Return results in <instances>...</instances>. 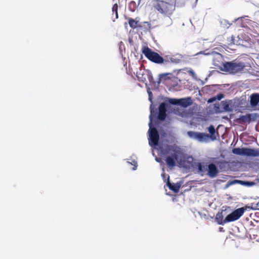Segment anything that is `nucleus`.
Segmentation results:
<instances>
[{
    "label": "nucleus",
    "mask_w": 259,
    "mask_h": 259,
    "mask_svg": "<svg viewBox=\"0 0 259 259\" xmlns=\"http://www.w3.org/2000/svg\"><path fill=\"white\" fill-rule=\"evenodd\" d=\"M176 161L180 164H182L185 162V157L180 150L175 151L171 155L168 156L165 159V162L169 167H174L176 165Z\"/></svg>",
    "instance_id": "obj_8"
},
{
    "label": "nucleus",
    "mask_w": 259,
    "mask_h": 259,
    "mask_svg": "<svg viewBox=\"0 0 259 259\" xmlns=\"http://www.w3.org/2000/svg\"><path fill=\"white\" fill-rule=\"evenodd\" d=\"M161 176H162L163 179L164 180L165 179V174L164 173H163L161 174Z\"/></svg>",
    "instance_id": "obj_44"
},
{
    "label": "nucleus",
    "mask_w": 259,
    "mask_h": 259,
    "mask_svg": "<svg viewBox=\"0 0 259 259\" xmlns=\"http://www.w3.org/2000/svg\"><path fill=\"white\" fill-rule=\"evenodd\" d=\"M197 1H198V0H196V2H197Z\"/></svg>",
    "instance_id": "obj_45"
},
{
    "label": "nucleus",
    "mask_w": 259,
    "mask_h": 259,
    "mask_svg": "<svg viewBox=\"0 0 259 259\" xmlns=\"http://www.w3.org/2000/svg\"><path fill=\"white\" fill-rule=\"evenodd\" d=\"M247 17V16H244V17H240V18H238L237 19H236L234 20V21H233V22H239L240 21H242L243 19H244L245 20H247L248 19H246Z\"/></svg>",
    "instance_id": "obj_36"
},
{
    "label": "nucleus",
    "mask_w": 259,
    "mask_h": 259,
    "mask_svg": "<svg viewBox=\"0 0 259 259\" xmlns=\"http://www.w3.org/2000/svg\"><path fill=\"white\" fill-rule=\"evenodd\" d=\"M165 101H167L168 106L170 104L173 105H179V99L167 98Z\"/></svg>",
    "instance_id": "obj_26"
},
{
    "label": "nucleus",
    "mask_w": 259,
    "mask_h": 259,
    "mask_svg": "<svg viewBox=\"0 0 259 259\" xmlns=\"http://www.w3.org/2000/svg\"><path fill=\"white\" fill-rule=\"evenodd\" d=\"M259 103V94L253 93L250 96V104L252 107H255Z\"/></svg>",
    "instance_id": "obj_18"
},
{
    "label": "nucleus",
    "mask_w": 259,
    "mask_h": 259,
    "mask_svg": "<svg viewBox=\"0 0 259 259\" xmlns=\"http://www.w3.org/2000/svg\"><path fill=\"white\" fill-rule=\"evenodd\" d=\"M216 100H218L219 101H220L223 98H224V95L223 94H219L216 96H215Z\"/></svg>",
    "instance_id": "obj_35"
},
{
    "label": "nucleus",
    "mask_w": 259,
    "mask_h": 259,
    "mask_svg": "<svg viewBox=\"0 0 259 259\" xmlns=\"http://www.w3.org/2000/svg\"><path fill=\"white\" fill-rule=\"evenodd\" d=\"M232 41L234 44H235L236 45H243L244 41L242 38L240 37L239 36H232Z\"/></svg>",
    "instance_id": "obj_23"
},
{
    "label": "nucleus",
    "mask_w": 259,
    "mask_h": 259,
    "mask_svg": "<svg viewBox=\"0 0 259 259\" xmlns=\"http://www.w3.org/2000/svg\"><path fill=\"white\" fill-rule=\"evenodd\" d=\"M192 103V101L191 97L179 99V105L183 107H187L191 105Z\"/></svg>",
    "instance_id": "obj_19"
},
{
    "label": "nucleus",
    "mask_w": 259,
    "mask_h": 259,
    "mask_svg": "<svg viewBox=\"0 0 259 259\" xmlns=\"http://www.w3.org/2000/svg\"><path fill=\"white\" fill-rule=\"evenodd\" d=\"M254 222H252V221H250V225H252V226H255V225L254 224V222L255 223H257L256 221H255V220L253 221Z\"/></svg>",
    "instance_id": "obj_41"
},
{
    "label": "nucleus",
    "mask_w": 259,
    "mask_h": 259,
    "mask_svg": "<svg viewBox=\"0 0 259 259\" xmlns=\"http://www.w3.org/2000/svg\"><path fill=\"white\" fill-rule=\"evenodd\" d=\"M144 74L146 75V78L148 79L150 83H154L155 81L154 80L153 77L152 76V74L151 72L149 70H144Z\"/></svg>",
    "instance_id": "obj_25"
},
{
    "label": "nucleus",
    "mask_w": 259,
    "mask_h": 259,
    "mask_svg": "<svg viewBox=\"0 0 259 259\" xmlns=\"http://www.w3.org/2000/svg\"><path fill=\"white\" fill-rule=\"evenodd\" d=\"M128 24L133 29H135L138 27H141V26L139 24V21H136L132 18L129 19Z\"/></svg>",
    "instance_id": "obj_24"
},
{
    "label": "nucleus",
    "mask_w": 259,
    "mask_h": 259,
    "mask_svg": "<svg viewBox=\"0 0 259 259\" xmlns=\"http://www.w3.org/2000/svg\"><path fill=\"white\" fill-rule=\"evenodd\" d=\"M257 117L256 113H252V114H247L246 115H240L239 117L237 119V120L239 121L240 123L246 122H247L248 123L252 121H254L256 119Z\"/></svg>",
    "instance_id": "obj_13"
},
{
    "label": "nucleus",
    "mask_w": 259,
    "mask_h": 259,
    "mask_svg": "<svg viewBox=\"0 0 259 259\" xmlns=\"http://www.w3.org/2000/svg\"><path fill=\"white\" fill-rule=\"evenodd\" d=\"M168 105L167 101H164L161 102L158 106V112H156L155 118H153V122L155 123H157L154 119L157 118L158 120L164 121L166 117V112L168 108Z\"/></svg>",
    "instance_id": "obj_10"
},
{
    "label": "nucleus",
    "mask_w": 259,
    "mask_h": 259,
    "mask_svg": "<svg viewBox=\"0 0 259 259\" xmlns=\"http://www.w3.org/2000/svg\"><path fill=\"white\" fill-rule=\"evenodd\" d=\"M138 80L141 82H145L146 81L147 78L146 75L144 74V71L142 73H138L137 74Z\"/></svg>",
    "instance_id": "obj_27"
},
{
    "label": "nucleus",
    "mask_w": 259,
    "mask_h": 259,
    "mask_svg": "<svg viewBox=\"0 0 259 259\" xmlns=\"http://www.w3.org/2000/svg\"><path fill=\"white\" fill-rule=\"evenodd\" d=\"M236 220H235V218H234L232 212H231L229 214L227 213V215L226 217V222H227V223L234 222Z\"/></svg>",
    "instance_id": "obj_29"
},
{
    "label": "nucleus",
    "mask_w": 259,
    "mask_h": 259,
    "mask_svg": "<svg viewBox=\"0 0 259 259\" xmlns=\"http://www.w3.org/2000/svg\"><path fill=\"white\" fill-rule=\"evenodd\" d=\"M130 159H127V163L132 165H134V167H133V170H136L138 166L137 161L135 159H133L132 160V161H130Z\"/></svg>",
    "instance_id": "obj_30"
},
{
    "label": "nucleus",
    "mask_w": 259,
    "mask_h": 259,
    "mask_svg": "<svg viewBox=\"0 0 259 259\" xmlns=\"http://www.w3.org/2000/svg\"><path fill=\"white\" fill-rule=\"evenodd\" d=\"M251 208L254 210H259V200L257 202L254 201L251 204Z\"/></svg>",
    "instance_id": "obj_32"
},
{
    "label": "nucleus",
    "mask_w": 259,
    "mask_h": 259,
    "mask_svg": "<svg viewBox=\"0 0 259 259\" xmlns=\"http://www.w3.org/2000/svg\"><path fill=\"white\" fill-rule=\"evenodd\" d=\"M155 160L158 162H161V159L158 157L155 158Z\"/></svg>",
    "instance_id": "obj_42"
},
{
    "label": "nucleus",
    "mask_w": 259,
    "mask_h": 259,
    "mask_svg": "<svg viewBox=\"0 0 259 259\" xmlns=\"http://www.w3.org/2000/svg\"><path fill=\"white\" fill-rule=\"evenodd\" d=\"M146 89H147V93L148 94V99H149V101L151 102V105H150V108H151V106L153 105V111L155 112H156V108L155 106H154V105L153 103V100H152V99H153V94H152V93L151 91L150 88L149 87H148L147 83H146Z\"/></svg>",
    "instance_id": "obj_21"
},
{
    "label": "nucleus",
    "mask_w": 259,
    "mask_h": 259,
    "mask_svg": "<svg viewBox=\"0 0 259 259\" xmlns=\"http://www.w3.org/2000/svg\"><path fill=\"white\" fill-rule=\"evenodd\" d=\"M232 153L240 156L259 157V149L235 148L232 149Z\"/></svg>",
    "instance_id": "obj_9"
},
{
    "label": "nucleus",
    "mask_w": 259,
    "mask_h": 259,
    "mask_svg": "<svg viewBox=\"0 0 259 259\" xmlns=\"http://www.w3.org/2000/svg\"><path fill=\"white\" fill-rule=\"evenodd\" d=\"M144 23L147 25L148 29H152V27H151V25L150 23H149L148 22H144Z\"/></svg>",
    "instance_id": "obj_40"
},
{
    "label": "nucleus",
    "mask_w": 259,
    "mask_h": 259,
    "mask_svg": "<svg viewBox=\"0 0 259 259\" xmlns=\"http://www.w3.org/2000/svg\"><path fill=\"white\" fill-rule=\"evenodd\" d=\"M156 112L153 111V105L150 108L149 123L148 141L149 145L154 149H157L159 144V134L156 128L153 125V118H155Z\"/></svg>",
    "instance_id": "obj_3"
},
{
    "label": "nucleus",
    "mask_w": 259,
    "mask_h": 259,
    "mask_svg": "<svg viewBox=\"0 0 259 259\" xmlns=\"http://www.w3.org/2000/svg\"><path fill=\"white\" fill-rule=\"evenodd\" d=\"M255 185V183H254V182H252V181H245V183H244V186L248 187H252Z\"/></svg>",
    "instance_id": "obj_33"
},
{
    "label": "nucleus",
    "mask_w": 259,
    "mask_h": 259,
    "mask_svg": "<svg viewBox=\"0 0 259 259\" xmlns=\"http://www.w3.org/2000/svg\"><path fill=\"white\" fill-rule=\"evenodd\" d=\"M152 6L158 14L167 18L169 25L172 23L170 16L175 10V3L173 0H153Z\"/></svg>",
    "instance_id": "obj_1"
},
{
    "label": "nucleus",
    "mask_w": 259,
    "mask_h": 259,
    "mask_svg": "<svg viewBox=\"0 0 259 259\" xmlns=\"http://www.w3.org/2000/svg\"><path fill=\"white\" fill-rule=\"evenodd\" d=\"M246 210L245 207H242L235 209L231 212L235 220L237 221L242 216Z\"/></svg>",
    "instance_id": "obj_16"
},
{
    "label": "nucleus",
    "mask_w": 259,
    "mask_h": 259,
    "mask_svg": "<svg viewBox=\"0 0 259 259\" xmlns=\"http://www.w3.org/2000/svg\"><path fill=\"white\" fill-rule=\"evenodd\" d=\"M142 52L146 58L151 62L158 64H167V59H164V58L161 57L158 53L153 51L149 47L146 46L143 47Z\"/></svg>",
    "instance_id": "obj_6"
},
{
    "label": "nucleus",
    "mask_w": 259,
    "mask_h": 259,
    "mask_svg": "<svg viewBox=\"0 0 259 259\" xmlns=\"http://www.w3.org/2000/svg\"><path fill=\"white\" fill-rule=\"evenodd\" d=\"M189 72L190 74H191V75L193 77H196V74L194 72V71L193 70H190L189 71Z\"/></svg>",
    "instance_id": "obj_39"
},
{
    "label": "nucleus",
    "mask_w": 259,
    "mask_h": 259,
    "mask_svg": "<svg viewBox=\"0 0 259 259\" xmlns=\"http://www.w3.org/2000/svg\"><path fill=\"white\" fill-rule=\"evenodd\" d=\"M183 58V56L180 54H176L171 56H166L164 59H167V63L171 62L174 64H178L182 61Z\"/></svg>",
    "instance_id": "obj_14"
},
{
    "label": "nucleus",
    "mask_w": 259,
    "mask_h": 259,
    "mask_svg": "<svg viewBox=\"0 0 259 259\" xmlns=\"http://www.w3.org/2000/svg\"><path fill=\"white\" fill-rule=\"evenodd\" d=\"M246 210L245 207H242L235 209L231 212L235 220L237 221L242 216Z\"/></svg>",
    "instance_id": "obj_17"
},
{
    "label": "nucleus",
    "mask_w": 259,
    "mask_h": 259,
    "mask_svg": "<svg viewBox=\"0 0 259 259\" xmlns=\"http://www.w3.org/2000/svg\"><path fill=\"white\" fill-rule=\"evenodd\" d=\"M227 215V211L226 209H222L219 211L215 217V221L219 225L224 226L227 224L226 222V217Z\"/></svg>",
    "instance_id": "obj_12"
},
{
    "label": "nucleus",
    "mask_w": 259,
    "mask_h": 259,
    "mask_svg": "<svg viewBox=\"0 0 259 259\" xmlns=\"http://www.w3.org/2000/svg\"><path fill=\"white\" fill-rule=\"evenodd\" d=\"M219 231H220V232H224V231H225V230H224V228H222V227H220V228H219Z\"/></svg>",
    "instance_id": "obj_43"
},
{
    "label": "nucleus",
    "mask_w": 259,
    "mask_h": 259,
    "mask_svg": "<svg viewBox=\"0 0 259 259\" xmlns=\"http://www.w3.org/2000/svg\"><path fill=\"white\" fill-rule=\"evenodd\" d=\"M221 104L224 111L226 112H231L233 110L231 108L232 104V100H225L221 102Z\"/></svg>",
    "instance_id": "obj_20"
},
{
    "label": "nucleus",
    "mask_w": 259,
    "mask_h": 259,
    "mask_svg": "<svg viewBox=\"0 0 259 259\" xmlns=\"http://www.w3.org/2000/svg\"><path fill=\"white\" fill-rule=\"evenodd\" d=\"M245 67V63L237 60L225 62L222 71L235 74L241 72Z\"/></svg>",
    "instance_id": "obj_5"
},
{
    "label": "nucleus",
    "mask_w": 259,
    "mask_h": 259,
    "mask_svg": "<svg viewBox=\"0 0 259 259\" xmlns=\"http://www.w3.org/2000/svg\"><path fill=\"white\" fill-rule=\"evenodd\" d=\"M167 74H160L159 75V81H158V84L160 83V80H161V79L163 77H165Z\"/></svg>",
    "instance_id": "obj_38"
},
{
    "label": "nucleus",
    "mask_w": 259,
    "mask_h": 259,
    "mask_svg": "<svg viewBox=\"0 0 259 259\" xmlns=\"http://www.w3.org/2000/svg\"><path fill=\"white\" fill-rule=\"evenodd\" d=\"M217 100H216V98L215 97V96L214 97H212L210 98H209L208 101H207V102L208 103H213L214 102V101H215Z\"/></svg>",
    "instance_id": "obj_37"
},
{
    "label": "nucleus",
    "mask_w": 259,
    "mask_h": 259,
    "mask_svg": "<svg viewBox=\"0 0 259 259\" xmlns=\"http://www.w3.org/2000/svg\"><path fill=\"white\" fill-rule=\"evenodd\" d=\"M157 150H158L161 155H166L169 154L171 151L174 152L175 151H178L174 149L173 146L168 145V144H159L157 146Z\"/></svg>",
    "instance_id": "obj_11"
},
{
    "label": "nucleus",
    "mask_w": 259,
    "mask_h": 259,
    "mask_svg": "<svg viewBox=\"0 0 259 259\" xmlns=\"http://www.w3.org/2000/svg\"><path fill=\"white\" fill-rule=\"evenodd\" d=\"M207 129L209 134L201 132L188 131L187 135L191 139L196 140L199 143H208L210 141H215L217 137L219 136V133L216 131L214 126L211 124Z\"/></svg>",
    "instance_id": "obj_2"
},
{
    "label": "nucleus",
    "mask_w": 259,
    "mask_h": 259,
    "mask_svg": "<svg viewBox=\"0 0 259 259\" xmlns=\"http://www.w3.org/2000/svg\"><path fill=\"white\" fill-rule=\"evenodd\" d=\"M166 185L170 190L172 191L174 193H178L179 191L180 188L182 185L181 182L177 183H171L169 181V177H167V181Z\"/></svg>",
    "instance_id": "obj_15"
},
{
    "label": "nucleus",
    "mask_w": 259,
    "mask_h": 259,
    "mask_svg": "<svg viewBox=\"0 0 259 259\" xmlns=\"http://www.w3.org/2000/svg\"><path fill=\"white\" fill-rule=\"evenodd\" d=\"M197 172L201 175H206L209 178H215L219 172L217 165L213 162H197L196 164Z\"/></svg>",
    "instance_id": "obj_4"
},
{
    "label": "nucleus",
    "mask_w": 259,
    "mask_h": 259,
    "mask_svg": "<svg viewBox=\"0 0 259 259\" xmlns=\"http://www.w3.org/2000/svg\"><path fill=\"white\" fill-rule=\"evenodd\" d=\"M214 109L216 113H220L221 112L220 110V105L219 103H215L214 104Z\"/></svg>",
    "instance_id": "obj_34"
},
{
    "label": "nucleus",
    "mask_w": 259,
    "mask_h": 259,
    "mask_svg": "<svg viewBox=\"0 0 259 259\" xmlns=\"http://www.w3.org/2000/svg\"><path fill=\"white\" fill-rule=\"evenodd\" d=\"M199 55H204L206 56H212V64L217 68L220 69H223L224 64L226 61L224 62V59L223 56L216 52L214 51H208V50H206L203 51H200L195 55L197 56Z\"/></svg>",
    "instance_id": "obj_7"
},
{
    "label": "nucleus",
    "mask_w": 259,
    "mask_h": 259,
    "mask_svg": "<svg viewBox=\"0 0 259 259\" xmlns=\"http://www.w3.org/2000/svg\"><path fill=\"white\" fill-rule=\"evenodd\" d=\"M112 9L113 13L115 14V19H118V12H117V10H118V5H117V4H115L113 6Z\"/></svg>",
    "instance_id": "obj_31"
},
{
    "label": "nucleus",
    "mask_w": 259,
    "mask_h": 259,
    "mask_svg": "<svg viewBox=\"0 0 259 259\" xmlns=\"http://www.w3.org/2000/svg\"><path fill=\"white\" fill-rule=\"evenodd\" d=\"M245 182V181H242V180H234L233 181H229L227 182V183L226 185V188H228L229 186H230L231 185L236 184H240L242 186H244Z\"/></svg>",
    "instance_id": "obj_22"
},
{
    "label": "nucleus",
    "mask_w": 259,
    "mask_h": 259,
    "mask_svg": "<svg viewBox=\"0 0 259 259\" xmlns=\"http://www.w3.org/2000/svg\"><path fill=\"white\" fill-rule=\"evenodd\" d=\"M221 25L224 28H228L232 23H230L229 22L225 19H223L220 21Z\"/></svg>",
    "instance_id": "obj_28"
}]
</instances>
